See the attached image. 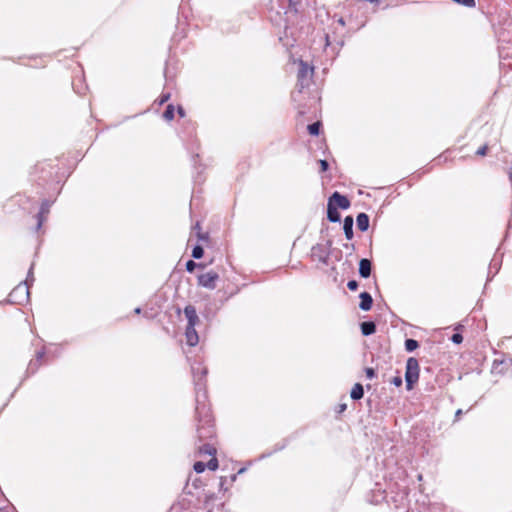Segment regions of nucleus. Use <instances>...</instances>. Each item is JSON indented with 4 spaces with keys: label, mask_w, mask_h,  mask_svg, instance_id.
Wrapping results in <instances>:
<instances>
[{
    "label": "nucleus",
    "mask_w": 512,
    "mask_h": 512,
    "mask_svg": "<svg viewBox=\"0 0 512 512\" xmlns=\"http://www.w3.org/2000/svg\"><path fill=\"white\" fill-rule=\"evenodd\" d=\"M184 314H185V317L186 319H188L189 317H197V311H196V308L192 305H187L185 308H184Z\"/></svg>",
    "instance_id": "a878e982"
},
{
    "label": "nucleus",
    "mask_w": 512,
    "mask_h": 512,
    "mask_svg": "<svg viewBox=\"0 0 512 512\" xmlns=\"http://www.w3.org/2000/svg\"><path fill=\"white\" fill-rule=\"evenodd\" d=\"M363 396H364V388H363V385H362V384H360V383H356V384L353 386V388H352V390H351V392H350V397H351V399H353V400H355V401H356V400H360V399H362V398H363Z\"/></svg>",
    "instance_id": "6ab92c4d"
},
{
    "label": "nucleus",
    "mask_w": 512,
    "mask_h": 512,
    "mask_svg": "<svg viewBox=\"0 0 512 512\" xmlns=\"http://www.w3.org/2000/svg\"><path fill=\"white\" fill-rule=\"evenodd\" d=\"M393 385H395L396 387H400L403 383V380H402V377L401 376H395L392 378V380L390 381Z\"/></svg>",
    "instance_id": "c9c22d12"
},
{
    "label": "nucleus",
    "mask_w": 512,
    "mask_h": 512,
    "mask_svg": "<svg viewBox=\"0 0 512 512\" xmlns=\"http://www.w3.org/2000/svg\"><path fill=\"white\" fill-rule=\"evenodd\" d=\"M53 204V201L48 199H44L41 202L39 212L36 214V231L40 230L43 223L46 221L48 214L50 213V208Z\"/></svg>",
    "instance_id": "6e6552de"
},
{
    "label": "nucleus",
    "mask_w": 512,
    "mask_h": 512,
    "mask_svg": "<svg viewBox=\"0 0 512 512\" xmlns=\"http://www.w3.org/2000/svg\"><path fill=\"white\" fill-rule=\"evenodd\" d=\"M353 224H354V219L351 215H348L344 218V221H343V230H344V234H345V237L348 239V240H351L354 236V233H353Z\"/></svg>",
    "instance_id": "4468645a"
},
{
    "label": "nucleus",
    "mask_w": 512,
    "mask_h": 512,
    "mask_svg": "<svg viewBox=\"0 0 512 512\" xmlns=\"http://www.w3.org/2000/svg\"><path fill=\"white\" fill-rule=\"evenodd\" d=\"M245 471V468H241L239 471H238V474H241Z\"/></svg>",
    "instance_id": "49530a36"
},
{
    "label": "nucleus",
    "mask_w": 512,
    "mask_h": 512,
    "mask_svg": "<svg viewBox=\"0 0 512 512\" xmlns=\"http://www.w3.org/2000/svg\"><path fill=\"white\" fill-rule=\"evenodd\" d=\"M356 224L361 232L367 231L369 228V216L364 212L359 213L356 217Z\"/></svg>",
    "instance_id": "2eb2a0df"
},
{
    "label": "nucleus",
    "mask_w": 512,
    "mask_h": 512,
    "mask_svg": "<svg viewBox=\"0 0 512 512\" xmlns=\"http://www.w3.org/2000/svg\"><path fill=\"white\" fill-rule=\"evenodd\" d=\"M346 408H347L346 404H341V405L339 406V410H338V412H339V413H341V412L345 411V410H346Z\"/></svg>",
    "instance_id": "a19ab883"
},
{
    "label": "nucleus",
    "mask_w": 512,
    "mask_h": 512,
    "mask_svg": "<svg viewBox=\"0 0 512 512\" xmlns=\"http://www.w3.org/2000/svg\"><path fill=\"white\" fill-rule=\"evenodd\" d=\"M376 323L373 321H364L360 324L361 333L363 336H370L376 332Z\"/></svg>",
    "instance_id": "dca6fc26"
},
{
    "label": "nucleus",
    "mask_w": 512,
    "mask_h": 512,
    "mask_svg": "<svg viewBox=\"0 0 512 512\" xmlns=\"http://www.w3.org/2000/svg\"><path fill=\"white\" fill-rule=\"evenodd\" d=\"M195 236L200 241H206L208 239V234L201 232L200 223L196 222L194 226H192L190 238L188 243L191 241L192 237Z\"/></svg>",
    "instance_id": "f3484780"
},
{
    "label": "nucleus",
    "mask_w": 512,
    "mask_h": 512,
    "mask_svg": "<svg viewBox=\"0 0 512 512\" xmlns=\"http://www.w3.org/2000/svg\"><path fill=\"white\" fill-rule=\"evenodd\" d=\"M194 382H195V391H196V407H195V419L197 421L196 426V437L198 438L200 445L203 443H208L206 440L210 439L214 435V427L212 424V416L210 414L209 408L205 403L206 393L204 391V383L202 379L207 374V369L201 366H193L192 367Z\"/></svg>",
    "instance_id": "f257e3e1"
},
{
    "label": "nucleus",
    "mask_w": 512,
    "mask_h": 512,
    "mask_svg": "<svg viewBox=\"0 0 512 512\" xmlns=\"http://www.w3.org/2000/svg\"><path fill=\"white\" fill-rule=\"evenodd\" d=\"M456 3L461 4L463 6L474 8L476 6L475 0H454Z\"/></svg>",
    "instance_id": "c85d7f7f"
},
{
    "label": "nucleus",
    "mask_w": 512,
    "mask_h": 512,
    "mask_svg": "<svg viewBox=\"0 0 512 512\" xmlns=\"http://www.w3.org/2000/svg\"><path fill=\"white\" fill-rule=\"evenodd\" d=\"M487 151H488V146L483 145L476 151V155L485 156L487 154Z\"/></svg>",
    "instance_id": "e433bc0d"
},
{
    "label": "nucleus",
    "mask_w": 512,
    "mask_h": 512,
    "mask_svg": "<svg viewBox=\"0 0 512 512\" xmlns=\"http://www.w3.org/2000/svg\"><path fill=\"white\" fill-rule=\"evenodd\" d=\"M192 257L194 259H201L204 255V248L201 244L194 245L192 249Z\"/></svg>",
    "instance_id": "b1692460"
},
{
    "label": "nucleus",
    "mask_w": 512,
    "mask_h": 512,
    "mask_svg": "<svg viewBox=\"0 0 512 512\" xmlns=\"http://www.w3.org/2000/svg\"><path fill=\"white\" fill-rule=\"evenodd\" d=\"M461 414H462V410H461V409H458V410L456 411L455 416H456V417H458V416H461Z\"/></svg>",
    "instance_id": "c03bdc74"
},
{
    "label": "nucleus",
    "mask_w": 512,
    "mask_h": 512,
    "mask_svg": "<svg viewBox=\"0 0 512 512\" xmlns=\"http://www.w3.org/2000/svg\"><path fill=\"white\" fill-rule=\"evenodd\" d=\"M419 347V343L417 340L408 338L405 340V349L407 352H413Z\"/></svg>",
    "instance_id": "5701e85b"
},
{
    "label": "nucleus",
    "mask_w": 512,
    "mask_h": 512,
    "mask_svg": "<svg viewBox=\"0 0 512 512\" xmlns=\"http://www.w3.org/2000/svg\"><path fill=\"white\" fill-rule=\"evenodd\" d=\"M223 485H224V479L221 477L220 481H219V487H220L219 492H221V488L223 487Z\"/></svg>",
    "instance_id": "79ce46f5"
},
{
    "label": "nucleus",
    "mask_w": 512,
    "mask_h": 512,
    "mask_svg": "<svg viewBox=\"0 0 512 512\" xmlns=\"http://www.w3.org/2000/svg\"><path fill=\"white\" fill-rule=\"evenodd\" d=\"M325 38H326V43H327V44H329V36H328V35H326V37H325Z\"/></svg>",
    "instance_id": "09e8293b"
},
{
    "label": "nucleus",
    "mask_w": 512,
    "mask_h": 512,
    "mask_svg": "<svg viewBox=\"0 0 512 512\" xmlns=\"http://www.w3.org/2000/svg\"><path fill=\"white\" fill-rule=\"evenodd\" d=\"M451 341L455 344H461L463 342V336L460 333H454L451 336Z\"/></svg>",
    "instance_id": "7c9ffc66"
},
{
    "label": "nucleus",
    "mask_w": 512,
    "mask_h": 512,
    "mask_svg": "<svg viewBox=\"0 0 512 512\" xmlns=\"http://www.w3.org/2000/svg\"><path fill=\"white\" fill-rule=\"evenodd\" d=\"M199 323V318L197 317H189L187 319V326L186 327H195Z\"/></svg>",
    "instance_id": "2f4dec72"
},
{
    "label": "nucleus",
    "mask_w": 512,
    "mask_h": 512,
    "mask_svg": "<svg viewBox=\"0 0 512 512\" xmlns=\"http://www.w3.org/2000/svg\"><path fill=\"white\" fill-rule=\"evenodd\" d=\"M197 278L198 285L208 289H214L216 287V281L218 280L219 275L216 272L209 271L198 275Z\"/></svg>",
    "instance_id": "1a4fd4ad"
},
{
    "label": "nucleus",
    "mask_w": 512,
    "mask_h": 512,
    "mask_svg": "<svg viewBox=\"0 0 512 512\" xmlns=\"http://www.w3.org/2000/svg\"><path fill=\"white\" fill-rule=\"evenodd\" d=\"M41 365V361H37V360H31L28 364V367H27V374H35L37 372V370L39 369Z\"/></svg>",
    "instance_id": "393cba45"
},
{
    "label": "nucleus",
    "mask_w": 512,
    "mask_h": 512,
    "mask_svg": "<svg viewBox=\"0 0 512 512\" xmlns=\"http://www.w3.org/2000/svg\"><path fill=\"white\" fill-rule=\"evenodd\" d=\"M186 271L189 272V273H193L195 271L196 268L198 267H201V264L199 263H196L194 260H188L186 262Z\"/></svg>",
    "instance_id": "bb28decb"
},
{
    "label": "nucleus",
    "mask_w": 512,
    "mask_h": 512,
    "mask_svg": "<svg viewBox=\"0 0 512 512\" xmlns=\"http://www.w3.org/2000/svg\"><path fill=\"white\" fill-rule=\"evenodd\" d=\"M235 479H236V475L234 474V475L231 476V480L235 481Z\"/></svg>",
    "instance_id": "de8ad7c7"
},
{
    "label": "nucleus",
    "mask_w": 512,
    "mask_h": 512,
    "mask_svg": "<svg viewBox=\"0 0 512 512\" xmlns=\"http://www.w3.org/2000/svg\"><path fill=\"white\" fill-rule=\"evenodd\" d=\"M176 76V70L170 67V64L167 62L164 69V77L166 82H170Z\"/></svg>",
    "instance_id": "aec40b11"
},
{
    "label": "nucleus",
    "mask_w": 512,
    "mask_h": 512,
    "mask_svg": "<svg viewBox=\"0 0 512 512\" xmlns=\"http://www.w3.org/2000/svg\"><path fill=\"white\" fill-rule=\"evenodd\" d=\"M372 262L367 258H362L359 261V275L362 278H368L371 275Z\"/></svg>",
    "instance_id": "9b49d317"
},
{
    "label": "nucleus",
    "mask_w": 512,
    "mask_h": 512,
    "mask_svg": "<svg viewBox=\"0 0 512 512\" xmlns=\"http://www.w3.org/2000/svg\"><path fill=\"white\" fill-rule=\"evenodd\" d=\"M186 343L189 346H195L199 342V336L195 327H186L185 329Z\"/></svg>",
    "instance_id": "ddd939ff"
},
{
    "label": "nucleus",
    "mask_w": 512,
    "mask_h": 512,
    "mask_svg": "<svg viewBox=\"0 0 512 512\" xmlns=\"http://www.w3.org/2000/svg\"><path fill=\"white\" fill-rule=\"evenodd\" d=\"M327 219L333 223L340 222L341 220V215L338 209L329 203H327Z\"/></svg>",
    "instance_id": "a211bd4d"
},
{
    "label": "nucleus",
    "mask_w": 512,
    "mask_h": 512,
    "mask_svg": "<svg viewBox=\"0 0 512 512\" xmlns=\"http://www.w3.org/2000/svg\"><path fill=\"white\" fill-rule=\"evenodd\" d=\"M321 172H325L329 169V163L325 159L319 160Z\"/></svg>",
    "instance_id": "72a5a7b5"
},
{
    "label": "nucleus",
    "mask_w": 512,
    "mask_h": 512,
    "mask_svg": "<svg viewBox=\"0 0 512 512\" xmlns=\"http://www.w3.org/2000/svg\"><path fill=\"white\" fill-rule=\"evenodd\" d=\"M360 303L359 308L363 311H369L373 305V298L370 293L364 291L359 295Z\"/></svg>",
    "instance_id": "f8f14e48"
},
{
    "label": "nucleus",
    "mask_w": 512,
    "mask_h": 512,
    "mask_svg": "<svg viewBox=\"0 0 512 512\" xmlns=\"http://www.w3.org/2000/svg\"><path fill=\"white\" fill-rule=\"evenodd\" d=\"M195 454L199 457L211 456L207 463H205L204 461H196L194 463L193 469L196 473H203L206 468H208L211 471H215L218 468L219 462L218 459L215 457L216 449L211 443H203L200 445H196Z\"/></svg>",
    "instance_id": "f03ea898"
},
{
    "label": "nucleus",
    "mask_w": 512,
    "mask_h": 512,
    "mask_svg": "<svg viewBox=\"0 0 512 512\" xmlns=\"http://www.w3.org/2000/svg\"><path fill=\"white\" fill-rule=\"evenodd\" d=\"M508 364L512 365V356L509 357L508 359H504V360H498V359L494 360V362H493V369H497L498 365H505V366H507Z\"/></svg>",
    "instance_id": "cd10ccee"
},
{
    "label": "nucleus",
    "mask_w": 512,
    "mask_h": 512,
    "mask_svg": "<svg viewBox=\"0 0 512 512\" xmlns=\"http://www.w3.org/2000/svg\"><path fill=\"white\" fill-rule=\"evenodd\" d=\"M45 357V351L41 350L36 353V359L37 361H42Z\"/></svg>",
    "instance_id": "58836bf2"
},
{
    "label": "nucleus",
    "mask_w": 512,
    "mask_h": 512,
    "mask_svg": "<svg viewBox=\"0 0 512 512\" xmlns=\"http://www.w3.org/2000/svg\"><path fill=\"white\" fill-rule=\"evenodd\" d=\"M331 245H332L331 240H328L325 244L318 243V244L314 245L311 249V257L314 260H318L319 262L327 265L329 255H330Z\"/></svg>",
    "instance_id": "423d86ee"
},
{
    "label": "nucleus",
    "mask_w": 512,
    "mask_h": 512,
    "mask_svg": "<svg viewBox=\"0 0 512 512\" xmlns=\"http://www.w3.org/2000/svg\"><path fill=\"white\" fill-rule=\"evenodd\" d=\"M358 282L356 280H349L347 283V287L351 291H356L358 289Z\"/></svg>",
    "instance_id": "473e14b6"
},
{
    "label": "nucleus",
    "mask_w": 512,
    "mask_h": 512,
    "mask_svg": "<svg viewBox=\"0 0 512 512\" xmlns=\"http://www.w3.org/2000/svg\"><path fill=\"white\" fill-rule=\"evenodd\" d=\"M321 122L319 121H316L314 123H311L307 126V130L309 132L310 135L312 136H318L319 133H320V128H321Z\"/></svg>",
    "instance_id": "4be33fe9"
},
{
    "label": "nucleus",
    "mask_w": 512,
    "mask_h": 512,
    "mask_svg": "<svg viewBox=\"0 0 512 512\" xmlns=\"http://www.w3.org/2000/svg\"><path fill=\"white\" fill-rule=\"evenodd\" d=\"M141 311H142V310H141V308H140V307H136V308L134 309V313H135V314H137V315L141 314Z\"/></svg>",
    "instance_id": "37998d69"
},
{
    "label": "nucleus",
    "mask_w": 512,
    "mask_h": 512,
    "mask_svg": "<svg viewBox=\"0 0 512 512\" xmlns=\"http://www.w3.org/2000/svg\"><path fill=\"white\" fill-rule=\"evenodd\" d=\"M33 264L31 265L25 281L19 283L9 294L8 302L15 304H23L28 301L30 296V286L34 282Z\"/></svg>",
    "instance_id": "7ed1b4c3"
},
{
    "label": "nucleus",
    "mask_w": 512,
    "mask_h": 512,
    "mask_svg": "<svg viewBox=\"0 0 512 512\" xmlns=\"http://www.w3.org/2000/svg\"><path fill=\"white\" fill-rule=\"evenodd\" d=\"M328 203L334 205L337 209L346 210L350 207L351 203L347 196L341 194L338 191L332 193V195L328 198Z\"/></svg>",
    "instance_id": "9d476101"
},
{
    "label": "nucleus",
    "mask_w": 512,
    "mask_h": 512,
    "mask_svg": "<svg viewBox=\"0 0 512 512\" xmlns=\"http://www.w3.org/2000/svg\"><path fill=\"white\" fill-rule=\"evenodd\" d=\"M338 22H339L341 25H344V24H345V22H344L343 18H340V19L338 20Z\"/></svg>",
    "instance_id": "a18cd8bd"
},
{
    "label": "nucleus",
    "mask_w": 512,
    "mask_h": 512,
    "mask_svg": "<svg viewBox=\"0 0 512 512\" xmlns=\"http://www.w3.org/2000/svg\"><path fill=\"white\" fill-rule=\"evenodd\" d=\"M171 98L170 92L162 93L161 96L158 99V104L163 105Z\"/></svg>",
    "instance_id": "c756f323"
},
{
    "label": "nucleus",
    "mask_w": 512,
    "mask_h": 512,
    "mask_svg": "<svg viewBox=\"0 0 512 512\" xmlns=\"http://www.w3.org/2000/svg\"><path fill=\"white\" fill-rule=\"evenodd\" d=\"M221 498L214 493H207L205 496V508L207 512H222L224 502L220 501Z\"/></svg>",
    "instance_id": "0eeeda50"
},
{
    "label": "nucleus",
    "mask_w": 512,
    "mask_h": 512,
    "mask_svg": "<svg viewBox=\"0 0 512 512\" xmlns=\"http://www.w3.org/2000/svg\"><path fill=\"white\" fill-rule=\"evenodd\" d=\"M365 374H366V377L369 378V379H372L376 376V372L373 368L371 367H367L365 369Z\"/></svg>",
    "instance_id": "f704fd0d"
},
{
    "label": "nucleus",
    "mask_w": 512,
    "mask_h": 512,
    "mask_svg": "<svg viewBox=\"0 0 512 512\" xmlns=\"http://www.w3.org/2000/svg\"><path fill=\"white\" fill-rule=\"evenodd\" d=\"M0 512H16V510L12 505H7L5 507L0 508Z\"/></svg>",
    "instance_id": "4c0bfd02"
},
{
    "label": "nucleus",
    "mask_w": 512,
    "mask_h": 512,
    "mask_svg": "<svg viewBox=\"0 0 512 512\" xmlns=\"http://www.w3.org/2000/svg\"><path fill=\"white\" fill-rule=\"evenodd\" d=\"M175 116V108L173 104H168L163 112V118L167 121H171Z\"/></svg>",
    "instance_id": "412c9836"
},
{
    "label": "nucleus",
    "mask_w": 512,
    "mask_h": 512,
    "mask_svg": "<svg viewBox=\"0 0 512 512\" xmlns=\"http://www.w3.org/2000/svg\"><path fill=\"white\" fill-rule=\"evenodd\" d=\"M177 113L179 114L180 117H184L185 116L184 108L182 106H178Z\"/></svg>",
    "instance_id": "ea45409f"
},
{
    "label": "nucleus",
    "mask_w": 512,
    "mask_h": 512,
    "mask_svg": "<svg viewBox=\"0 0 512 512\" xmlns=\"http://www.w3.org/2000/svg\"><path fill=\"white\" fill-rule=\"evenodd\" d=\"M419 362L416 358L410 357L406 362L405 382L407 390L413 389L419 379Z\"/></svg>",
    "instance_id": "39448f33"
},
{
    "label": "nucleus",
    "mask_w": 512,
    "mask_h": 512,
    "mask_svg": "<svg viewBox=\"0 0 512 512\" xmlns=\"http://www.w3.org/2000/svg\"><path fill=\"white\" fill-rule=\"evenodd\" d=\"M313 74L314 68L310 66L307 62L300 60L296 83V89L298 90L299 93H301L303 89L307 88L310 85Z\"/></svg>",
    "instance_id": "20e7f679"
}]
</instances>
